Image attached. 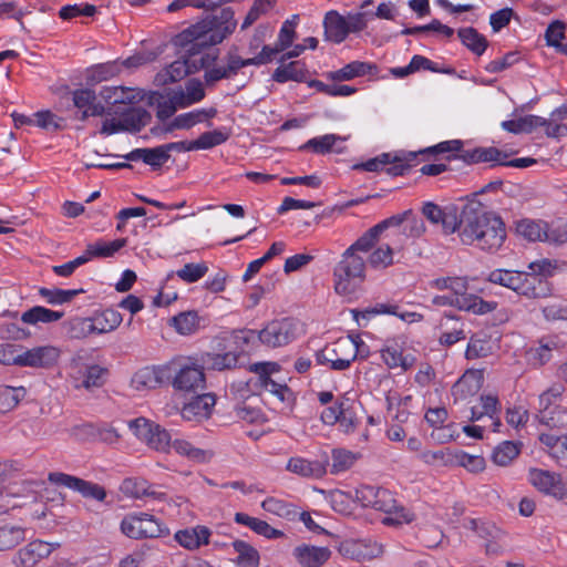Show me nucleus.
Here are the masks:
<instances>
[{"label":"nucleus","mask_w":567,"mask_h":567,"mask_svg":"<svg viewBox=\"0 0 567 567\" xmlns=\"http://www.w3.org/2000/svg\"><path fill=\"white\" fill-rule=\"evenodd\" d=\"M234 550L238 554L237 563L240 567H258L259 553L243 540L233 543Z\"/></svg>","instance_id":"obj_45"},{"label":"nucleus","mask_w":567,"mask_h":567,"mask_svg":"<svg viewBox=\"0 0 567 567\" xmlns=\"http://www.w3.org/2000/svg\"><path fill=\"white\" fill-rule=\"evenodd\" d=\"M171 447L177 454L198 463L208 462L213 457L212 451L196 447L190 442L183 439H175L172 441Z\"/></svg>","instance_id":"obj_36"},{"label":"nucleus","mask_w":567,"mask_h":567,"mask_svg":"<svg viewBox=\"0 0 567 567\" xmlns=\"http://www.w3.org/2000/svg\"><path fill=\"white\" fill-rule=\"evenodd\" d=\"M457 35L461 42L476 55H482L487 49L486 38L472 27L460 29Z\"/></svg>","instance_id":"obj_39"},{"label":"nucleus","mask_w":567,"mask_h":567,"mask_svg":"<svg viewBox=\"0 0 567 567\" xmlns=\"http://www.w3.org/2000/svg\"><path fill=\"white\" fill-rule=\"evenodd\" d=\"M261 508L267 513L288 520H293L298 516V508L293 504L272 496L261 502Z\"/></svg>","instance_id":"obj_37"},{"label":"nucleus","mask_w":567,"mask_h":567,"mask_svg":"<svg viewBox=\"0 0 567 567\" xmlns=\"http://www.w3.org/2000/svg\"><path fill=\"white\" fill-rule=\"evenodd\" d=\"M463 142L461 140H450L441 142L434 146L426 147L420 151V154H431L437 155L443 153H457L461 152L460 155H449L446 158L450 161L452 158H461L466 164H476V163H486L496 161V148L488 147L482 148L477 147L474 150L462 151Z\"/></svg>","instance_id":"obj_9"},{"label":"nucleus","mask_w":567,"mask_h":567,"mask_svg":"<svg viewBox=\"0 0 567 567\" xmlns=\"http://www.w3.org/2000/svg\"><path fill=\"white\" fill-rule=\"evenodd\" d=\"M522 442L504 441L498 445V466H506L515 460L522 450Z\"/></svg>","instance_id":"obj_59"},{"label":"nucleus","mask_w":567,"mask_h":567,"mask_svg":"<svg viewBox=\"0 0 567 567\" xmlns=\"http://www.w3.org/2000/svg\"><path fill=\"white\" fill-rule=\"evenodd\" d=\"M63 316L64 312L62 311L51 310L42 306H34L22 313L21 320L28 324H37L39 322L50 323L59 321Z\"/></svg>","instance_id":"obj_38"},{"label":"nucleus","mask_w":567,"mask_h":567,"mask_svg":"<svg viewBox=\"0 0 567 567\" xmlns=\"http://www.w3.org/2000/svg\"><path fill=\"white\" fill-rule=\"evenodd\" d=\"M212 530L204 525H196L177 530L174 540L183 548L195 551L209 544Z\"/></svg>","instance_id":"obj_19"},{"label":"nucleus","mask_w":567,"mask_h":567,"mask_svg":"<svg viewBox=\"0 0 567 567\" xmlns=\"http://www.w3.org/2000/svg\"><path fill=\"white\" fill-rule=\"evenodd\" d=\"M237 25L230 7L223 8L192 24L177 35L178 43L185 47V56L172 62L165 71V82H178L185 76L207 68L218 58L217 50L210 47L221 43Z\"/></svg>","instance_id":"obj_2"},{"label":"nucleus","mask_w":567,"mask_h":567,"mask_svg":"<svg viewBox=\"0 0 567 567\" xmlns=\"http://www.w3.org/2000/svg\"><path fill=\"white\" fill-rule=\"evenodd\" d=\"M174 390H203L206 385L204 369L199 365H184L171 380Z\"/></svg>","instance_id":"obj_20"},{"label":"nucleus","mask_w":567,"mask_h":567,"mask_svg":"<svg viewBox=\"0 0 567 567\" xmlns=\"http://www.w3.org/2000/svg\"><path fill=\"white\" fill-rule=\"evenodd\" d=\"M454 451L451 449H442L436 451H424L421 452L419 458L429 465L434 466H446L453 465Z\"/></svg>","instance_id":"obj_52"},{"label":"nucleus","mask_w":567,"mask_h":567,"mask_svg":"<svg viewBox=\"0 0 567 567\" xmlns=\"http://www.w3.org/2000/svg\"><path fill=\"white\" fill-rule=\"evenodd\" d=\"M146 114L143 109H130L123 113V120L106 118L102 123L100 134L110 136L127 130L132 126L135 130H140L142 117Z\"/></svg>","instance_id":"obj_24"},{"label":"nucleus","mask_w":567,"mask_h":567,"mask_svg":"<svg viewBox=\"0 0 567 567\" xmlns=\"http://www.w3.org/2000/svg\"><path fill=\"white\" fill-rule=\"evenodd\" d=\"M416 156L417 153L414 152L389 153V163L384 172L390 176H403L410 172Z\"/></svg>","instance_id":"obj_32"},{"label":"nucleus","mask_w":567,"mask_h":567,"mask_svg":"<svg viewBox=\"0 0 567 567\" xmlns=\"http://www.w3.org/2000/svg\"><path fill=\"white\" fill-rule=\"evenodd\" d=\"M381 234L379 230H374V226L365 231L359 239H357L350 247L344 251L351 255H358V252H369L379 239Z\"/></svg>","instance_id":"obj_53"},{"label":"nucleus","mask_w":567,"mask_h":567,"mask_svg":"<svg viewBox=\"0 0 567 567\" xmlns=\"http://www.w3.org/2000/svg\"><path fill=\"white\" fill-rule=\"evenodd\" d=\"M524 284L522 295L530 298H546L551 295V285L545 278L524 272Z\"/></svg>","instance_id":"obj_35"},{"label":"nucleus","mask_w":567,"mask_h":567,"mask_svg":"<svg viewBox=\"0 0 567 567\" xmlns=\"http://www.w3.org/2000/svg\"><path fill=\"white\" fill-rule=\"evenodd\" d=\"M341 140L336 134H324L308 140L303 145L299 147L300 151L311 150L316 154L330 153L337 141Z\"/></svg>","instance_id":"obj_46"},{"label":"nucleus","mask_w":567,"mask_h":567,"mask_svg":"<svg viewBox=\"0 0 567 567\" xmlns=\"http://www.w3.org/2000/svg\"><path fill=\"white\" fill-rule=\"evenodd\" d=\"M183 142H172L153 148H135L124 157L127 161H142L152 168L162 167L171 157L172 151L183 152Z\"/></svg>","instance_id":"obj_13"},{"label":"nucleus","mask_w":567,"mask_h":567,"mask_svg":"<svg viewBox=\"0 0 567 567\" xmlns=\"http://www.w3.org/2000/svg\"><path fill=\"white\" fill-rule=\"evenodd\" d=\"M393 251L389 245L378 247L369 256V264L372 268L383 269L392 265Z\"/></svg>","instance_id":"obj_58"},{"label":"nucleus","mask_w":567,"mask_h":567,"mask_svg":"<svg viewBox=\"0 0 567 567\" xmlns=\"http://www.w3.org/2000/svg\"><path fill=\"white\" fill-rule=\"evenodd\" d=\"M333 288L336 293L351 299L365 280V261L360 255L346 251L333 268Z\"/></svg>","instance_id":"obj_5"},{"label":"nucleus","mask_w":567,"mask_h":567,"mask_svg":"<svg viewBox=\"0 0 567 567\" xmlns=\"http://www.w3.org/2000/svg\"><path fill=\"white\" fill-rule=\"evenodd\" d=\"M556 269L557 261L547 258L533 261L528 265L530 274L545 278L546 280L555 274Z\"/></svg>","instance_id":"obj_63"},{"label":"nucleus","mask_w":567,"mask_h":567,"mask_svg":"<svg viewBox=\"0 0 567 567\" xmlns=\"http://www.w3.org/2000/svg\"><path fill=\"white\" fill-rule=\"evenodd\" d=\"M281 64L274 71L271 78L277 83H286L289 81L305 82L308 78V69L302 61H291Z\"/></svg>","instance_id":"obj_27"},{"label":"nucleus","mask_w":567,"mask_h":567,"mask_svg":"<svg viewBox=\"0 0 567 567\" xmlns=\"http://www.w3.org/2000/svg\"><path fill=\"white\" fill-rule=\"evenodd\" d=\"M286 470L302 477L320 478L327 473V464L317 460L292 456L288 460Z\"/></svg>","instance_id":"obj_25"},{"label":"nucleus","mask_w":567,"mask_h":567,"mask_svg":"<svg viewBox=\"0 0 567 567\" xmlns=\"http://www.w3.org/2000/svg\"><path fill=\"white\" fill-rule=\"evenodd\" d=\"M84 289L40 288L39 295L50 305H63L70 302L75 296L83 293Z\"/></svg>","instance_id":"obj_43"},{"label":"nucleus","mask_w":567,"mask_h":567,"mask_svg":"<svg viewBox=\"0 0 567 567\" xmlns=\"http://www.w3.org/2000/svg\"><path fill=\"white\" fill-rule=\"evenodd\" d=\"M496 183L489 182L481 190L467 197V202L458 213L454 205L442 208L437 204L426 202L422 214L434 225H442L445 234L458 231L465 245H476L480 249L491 251L496 245Z\"/></svg>","instance_id":"obj_1"},{"label":"nucleus","mask_w":567,"mask_h":567,"mask_svg":"<svg viewBox=\"0 0 567 567\" xmlns=\"http://www.w3.org/2000/svg\"><path fill=\"white\" fill-rule=\"evenodd\" d=\"M496 413V398L491 394L482 395L480 404H475L471 409V420L477 421L484 415L493 417Z\"/></svg>","instance_id":"obj_57"},{"label":"nucleus","mask_w":567,"mask_h":567,"mask_svg":"<svg viewBox=\"0 0 567 567\" xmlns=\"http://www.w3.org/2000/svg\"><path fill=\"white\" fill-rule=\"evenodd\" d=\"M200 322L202 319L195 310L181 312L169 320L171 327L182 336L196 333L200 329Z\"/></svg>","instance_id":"obj_31"},{"label":"nucleus","mask_w":567,"mask_h":567,"mask_svg":"<svg viewBox=\"0 0 567 567\" xmlns=\"http://www.w3.org/2000/svg\"><path fill=\"white\" fill-rule=\"evenodd\" d=\"M292 556L301 567H321L329 560L331 550L328 547L301 544L293 548Z\"/></svg>","instance_id":"obj_22"},{"label":"nucleus","mask_w":567,"mask_h":567,"mask_svg":"<svg viewBox=\"0 0 567 567\" xmlns=\"http://www.w3.org/2000/svg\"><path fill=\"white\" fill-rule=\"evenodd\" d=\"M557 348V343L549 338H544L537 347H532L525 352L528 364L533 367H542L551 359V352Z\"/></svg>","instance_id":"obj_33"},{"label":"nucleus","mask_w":567,"mask_h":567,"mask_svg":"<svg viewBox=\"0 0 567 567\" xmlns=\"http://www.w3.org/2000/svg\"><path fill=\"white\" fill-rule=\"evenodd\" d=\"M453 465L463 466L470 472L477 473L485 468V460L480 455H471L462 450H455Z\"/></svg>","instance_id":"obj_51"},{"label":"nucleus","mask_w":567,"mask_h":567,"mask_svg":"<svg viewBox=\"0 0 567 567\" xmlns=\"http://www.w3.org/2000/svg\"><path fill=\"white\" fill-rule=\"evenodd\" d=\"M179 107H186L194 103L200 102L205 97V91L200 82H190L186 86V95L179 93Z\"/></svg>","instance_id":"obj_60"},{"label":"nucleus","mask_w":567,"mask_h":567,"mask_svg":"<svg viewBox=\"0 0 567 567\" xmlns=\"http://www.w3.org/2000/svg\"><path fill=\"white\" fill-rule=\"evenodd\" d=\"M492 351V346L489 341L480 339L477 337H472L468 341L466 348V358L467 359H477L482 357H486Z\"/></svg>","instance_id":"obj_64"},{"label":"nucleus","mask_w":567,"mask_h":567,"mask_svg":"<svg viewBox=\"0 0 567 567\" xmlns=\"http://www.w3.org/2000/svg\"><path fill=\"white\" fill-rule=\"evenodd\" d=\"M24 529L20 526L3 525L0 527V550H8L24 539Z\"/></svg>","instance_id":"obj_49"},{"label":"nucleus","mask_w":567,"mask_h":567,"mask_svg":"<svg viewBox=\"0 0 567 567\" xmlns=\"http://www.w3.org/2000/svg\"><path fill=\"white\" fill-rule=\"evenodd\" d=\"M378 72V66L374 63L352 61L339 70L329 74L333 81H350L354 78L364 75H374Z\"/></svg>","instance_id":"obj_28"},{"label":"nucleus","mask_w":567,"mask_h":567,"mask_svg":"<svg viewBox=\"0 0 567 567\" xmlns=\"http://www.w3.org/2000/svg\"><path fill=\"white\" fill-rule=\"evenodd\" d=\"M120 72H121V66L115 61L100 63V64L92 66L89 70L87 80L93 83H99L102 81H107V80L118 75Z\"/></svg>","instance_id":"obj_50"},{"label":"nucleus","mask_w":567,"mask_h":567,"mask_svg":"<svg viewBox=\"0 0 567 567\" xmlns=\"http://www.w3.org/2000/svg\"><path fill=\"white\" fill-rule=\"evenodd\" d=\"M122 315L114 309H105L93 318H84L72 327L74 338H84L92 333H107L115 330L122 322Z\"/></svg>","instance_id":"obj_10"},{"label":"nucleus","mask_w":567,"mask_h":567,"mask_svg":"<svg viewBox=\"0 0 567 567\" xmlns=\"http://www.w3.org/2000/svg\"><path fill=\"white\" fill-rule=\"evenodd\" d=\"M557 223L548 224L545 220L522 219L516 223V233L529 241H546L554 244V233Z\"/></svg>","instance_id":"obj_17"},{"label":"nucleus","mask_w":567,"mask_h":567,"mask_svg":"<svg viewBox=\"0 0 567 567\" xmlns=\"http://www.w3.org/2000/svg\"><path fill=\"white\" fill-rule=\"evenodd\" d=\"M96 13V7L90 3H76L63 6L59 11L62 20H72L76 17H93Z\"/></svg>","instance_id":"obj_55"},{"label":"nucleus","mask_w":567,"mask_h":567,"mask_svg":"<svg viewBox=\"0 0 567 567\" xmlns=\"http://www.w3.org/2000/svg\"><path fill=\"white\" fill-rule=\"evenodd\" d=\"M230 137V131L226 127L217 128L214 131L204 132L198 138L184 143L183 152H190L197 150H210L215 146L221 145Z\"/></svg>","instance_id":"obj_26"},{"label":"nucleus","mask_w":567,"mask_h":567,"mask_svg":"<svg viewBox=\"0 0 567 567\" xmlns=\"http://www.w3.org/2000/svg\"><path fill=\"white\" fill-rule=\"evenodd\" d=\"M399 308L400 307L394 303H377L363 310L353 309L351 310V313L353 316V319L359 324H361V320L369 321L371 318L379 315H393L402 317V315L399 313Z\"/></svg>","instance_id":"obj_42"},{"label":"nucleus","mask_w":567,"mask_h":567,"mask_svg":"<svg viewBox=\"0 0 567 567\" xmlns=\"http://www.w3.org/2000/svg\"><path fill=\"white\" fill-rule=\"evenodd\" d=\"M59 547V544H51L42 540H33L21 548L13 558L17 567H34L42 559L49 557Z\"/></svg>","instance_id":"obj_16"},{"label":"nucleus","mask_w":567,"mask_h":567,"mask_svg":"<svg viewBox=\"0 0 567 567\" xmlns=\"http://www.w3.org/2000/svg\"><path fill=\"white\" fill-rule=\"evenodd\" d=\"M336 358L329 359L333 370L342 371L348 369L357 358L358 346L352 340L338 341L332 349Z\"/></svg>","instance_id":"obj_29"},{"label":"nucleus","mask_w":567,"mask_h":567,"mask_svg":"<svg viewBox=\"0 0 567 567\" xmlns=\"http://www.w3.org/2000/svg\"><path fill=\"white\" fill-rule=\"evenodd\" d=\"M74 491L79 492L84 497L93 498L99 502L104 501L106 497V492L104 487L96 483L84 481L82 478H79V483L76 484Z\"/></svg>","instance_id":"obj_62"},{"label":"nucleus","mask_w":567,"mask_h":567,"mask_svg":"<svg viewBox=\"0 0 567 567\" xmlns=\"http://www.w3.org/2000/svg\"><path fill=\"white\" fill-rule=\"evenodd\" d=\"M529 482L540 493L550 495L556 499L567 498V486L561 476L546 470L530 468Z\"/></svg>","instance_id":"obj_14"},{"label":"nucleus","mask_w":567,"mask_h":567,"mask_svg":"<svg viewBox=\"0 0 567 567\" xmlns=\"http://www.w3.org/2000/svg\"><path fill=\"white\" fill-rule=\"evenodd\" d=\"M545 124H547V118L530 114L516 120L504 121L501 125L507 132L518 134L530 133Z\"/></svg>","instance_id":"obj_34"},{"label":"nucleus","mask_w":567,"mask_h":567,"mask_svg":"<svg viewBox=\"0 0 567 567\" xmlns=\"http://www.w3.org/2000/svg\"><path fill=\"white\" fill-rule=\"evenodd\" d=\"M277 0H254L248 13L246 14L241 29L245 30L252 25L261 17L269 13L276 6Z\"/></svg>","instance_id":"obj_48"},{"label":"nucleus","mask_w":567,"mask_h":567,"mask_svg":"<svg viewBox=\"0 0 567 567\" xmlns=\"http://www.w3.org/2000/svg\"><path fill=\"white\" fill-rule=\"evenodd\" d=\"M349 392L333 396L332 392H319V401L328 405L321 412V419L326 424H339L344 433L353 432L362 419V405L355 396H349Z\"/></svg>","instance_id":"obj_3"},{"label":"nucleus","mask_w":567,"mask_h":567,"mask_svg":"<svg viewBox=\"0 0 567 567\" xmlns=\"http://www.w3.org/2000/svg\"><path fill=\"white\" fill-rule=\"evenodd\" d=\"M367 28L365 13H349L347 17L336 10H330L324 14L323 29L326 40L333 43L343 42L350 33H357Z\"/></svg>","instance_id":"obj_7"},{"label":"nucleus","mask_w":567,"mask_h":567,"mask_svg":"<svg viewBox=\"0 0 567 567\" xmlns=\"http://www.w3.org/2000/svg\"><path fill=\"white\" fill-rule=\"evenodd\" d=\"M100 96L107 104H132L136 99L133 90L124 86H103Z\"/></svg>","instance_id":"obj_40"},{"label":"nucleus","mask_w":567,"mask_h":567,"mask_svg":"<svg viewBox=\"0 0 567 567\" xmlns=\"http://www.w3.org/2000/svg\"><path fill=\"white\" fill-rule=\"evenodd\" d=\"M484 384V371L481 369L466 370L457 380L456 390H481Z\"/></svg>","instance_id":"obj_54"},{"label":"nucleus","mask_w":567,"mask_h":567,"mask_svg":"<svg viewBox=\"0 0 567 567\" xmlns=\"http://www.w3.org/2000/svg\"><path fill=\"white\" fill-rule=\"evenodd\" d=\"M215 114H216V110H214V109H210L208 111L204 110V109L194 110V111H190L187 113L179 114L174 117V120L168 125L166 131L171 132L175 128H178V130L190 128V127L195 126L196 124L202 123L206 118H210V117L215 116Z\"/></svg>","instance_id":"obj_30"},{"label":"nucleus","mask_w":567,"mask_h":567,"mask_svg":"<svg viewBox=\"0 0 567 567\" xmlns=\"http://www.w3.org/2000/svg\"><path fill=\"white\" fill-rule=\"evenodd\" d=\"M126 243V238H117L112 241L99 239L93 244H89L87 247L93 258H110L120 251Z\"/></svg>","instance_id":"obj_41"},{"label":"nucleus","mask_w":567,"mask_h":567,"mask_svg":"<svg viewBox=\"0 0 567 567\" xmlns=\"http://www.w3.org/2000/svg\"><path fill=\"white\" fill-rule=\"evenodd\" d=\"M354 499L362 507H372L385 513L382 519L385 525H403L414 520V514L398 505L392 493L388 489L362 485L353 491Z\"/></svg>","instance_id":"obj_4"},{"label":"nucleus","mask_w":567,"mask_h":567,"mask_svg":"<svg viewBox=\"0 0 567 567\" xmlns=\"http://www.w3.org/2000/svg\"><path fill=\"white\" fill-rule=\"evenodd\" d=\"M121 492L133 498H153L163 501L166 494L159 491L155 485L150 484L146 480L141 477L125 478L120 487Z\"/></svg>","instance_id":"obj_23"},{"label":"nucleus","mask_w":567,"mask_h":567,"mask_svg":"<svg viewBox=\"0 0 567 567\" xmlns=\"http://www.w3.org/2000/svg\"><path fill=\"white\" fill-rule=\"evenodd\" d=\"M130 429L138 440L146 443L153 450L166 452L171 447L172 437L169 433L161 425L145 417L131 421Z\"/></svg>","instance_id":"obj_11"},{"label":"nucleus","mask_w":567,"mask_h":567,"mask_svg":"<svg viewBox=\"0 0 567 567\" xmlns=\"http://www.w3.org/2000/svg\"><path fill=\"white\" fill-rule=\"evenodd\" d=\"M300 333L299 322L293 318L276 319L268 322L261 330H241L236 337L244 342L258 339L268 348L285 347L296 340Z\"/></svg>","instance_id":"obj_6"},{"label":"nucleus","mask_w":567,"mask_h":567,"mask_svg":"<svg viewBox=\"0 0 567 567\" xmlns=\"http://www.w3.org/2000/svg\"><path fill=\"white\" fill-rule=\"evenodd\" d=\"M60 357L58 348L52 346L35 347L20 353L18 365L33 367V368H48L56 363Z\"/></svg>","instance_id":"obj_18"},{"label":"nucleus","mask_w":567,"mask_h":567,"mask_svg":"<svg viewBox=\"0 0 567 567\" xmlns=\"http://www.w3.org/2000/svg\"><path fill=\"white\" fill-rule=\"evenodd\" d=\"M405 340L403 337H392L385 339L380 349L381 358L389 369L401 368L403 371L409 370L414 363V357L404 354Z\"/></svg>","instance_id":"obj_15"},{"label":"nucleus","mask_w":567,"mask_h":567,"mask_svg":"<svg viewBox=\"0 0 567 567\" xmlns=\"http://www.w3.org/2000/svg\"><path fill=\"white\" fill-rule=\"evenodd\" d=\"M298 14H292L289 19L284 21L276 41V44L279 47V50L286 51L292 45L293 40L296 38V28L298 25Z\"/></svg>","instance_id":"obj_47"},{"label":"nucleus","mask_w":567,"mask_h":567,"mask_svg":"<svg viewBox=\"0 0 567 567\" xmlns=\"http://www.w3.org/2000/svg\"><path fill=\"white\" fill-rule=\"evenodd\" d=\"M215 403L216 400L212 392H203L184 404L181 412L182 417L197 422L205 420L212 414Z\"/></svg>","instance_id":"obj_21"},{"label":"nucleus","mask_w":567,"mask_h":567,"mask_svg":"<svg viewBox=\"0 0 567 567\" xmlns=\"http://www.w3.org/2000/svg\"><path fill=\"white\" fill-rule=\"evenodd\" d=\"M208 271V267L205 262L198 264H186L183 268L176 271L178 278L187 284H193L202 279Z\"/></svg>","instance_id":"obj_56"},{"label":"nucleus","mask_w":567,"mask_h":567,"mask_svg":"<svg viewBox=\"0 0 567 567\" xmlns=\"http://www.w3.org/2000/svg\"><path fill=\"white\" fill-rule=\"evenodd\" d=\"M121 532L128 538H156L168 534L166 526L146 513H131L124 516L120 524Z\"/></svg>","instance_id":"obj_8"},{"label":"nucleus","mask_w":567,"mask_h":567,"mask_svg":"<svg viewBox=\"0 0 567 567\" xmlns=\"http://www.w3.org/2000/svg\"><path fill=\"white\" fill-rule=\"evenodd\" d=\"M524 278V272L498 269V285L512 289L520 295L523 291Z\"/></svg>","instance_id":"obj_61"},{"label":"nucleus","mask_w":567,"mask_h":567,"mask_svg":"<svg viewBox=\"0 0 567 567\" xmlns=\"http://www.w3.org/2000/svg\"><path fill=\"white\" fill-rule=\"evenodd\" d=\"M171 380L172 370L168 365L143 367L133 374L131 386L134 390H156L167 388Z\"/></svg>","instance_id":"obj_12"},{"label":"nucleus","mask_w":567,"mask_h":567,"mask_svg":"<svg viewBox=\"0 0 567 567\" xmlns=\"http://www.w3.org/2000/svg\"><path fill=\"white\" fill-rule=\"evenodd\" d=\"M357 460L358 456L355 453L343 449H334L331 452L332 463L330 472L332 474H340L346 472L354 465Z\"/></svg>","instance_id":"obj_44"}]
</instances>
